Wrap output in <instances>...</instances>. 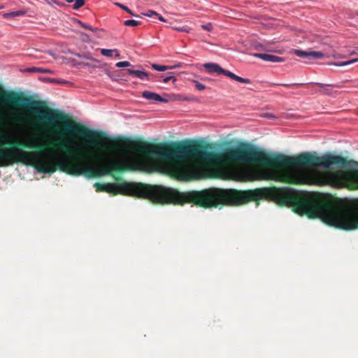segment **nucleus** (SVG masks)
Listing matches in <instances>:
<instances>
[{
    "label": "nucleus",
    "instance_id": "37",
    "mask_svg": "<svg viewBox=\"0 0 358 358\" xmlns=\"http://www.w3.org/2000/svg\"><path fill=\"white\" fill-rule=\"evenodd\" d=\"M167 67H168V70L178 69V68L181 67V64L178 63V64H176L174 65H167Z\"/></svg>",
    "mask_w": 358,
    "mask_h": 358
},
{
    "label": "nucleus",
    "instance_id": "31",
    "mask_svg": "<svg viewBox=\"0 0 358 358\" xmlns=\"http://www.w3.org/2000/svg\"><path fill=\"white\" fill-rule=\"evenodd\" d=\"M142 15L148 17H157L158 15V13L153 10H148L146 13H143Z\"/></svg>",
    "mask_w": 358,
    "mask_h": 358
},
{
    "label": "nucleus",
    "instance_id": "11",
    "mask_svg": "<svg viewBox=\"0 0 358 358\" xmlns=\"http://www.w3.org/2000/svg\"><path fill=\"white\" fill-rule=\"evenodd\" d=\"M38 80L43 83H53V84H59V85H65L69 83V82L67 80H64L60 78H52L49 77L40 76Z\"/></svg>",
    "mask_w": 358,
    "mask_h": 358
},
{
    "label": "nucleus",
    "instance_id": "2",
    "mask_svg": "<svg viewBox=\"0 0 358 358\" xmlns=\"http://www.w3.org/2000/svg\"><path fill=\"white\" fill-rule=\"evenodd\" d=\"M90 130L82 127L79 130L80 136L88 142L87 148H84L80 143H76V150L73 156H69L59 146L55 150L48 146L52 140L47 136H36L25 143L29 148H46L44 150L25 151L18 147H5L0 149V167L12 165L16 162L34 164L38 172L51 174L57 166H71L76 175L87 174L94 172V165L102 159V150L97 143V137L91 135Z\"/></svg>",
    "mask_w": 358,
    "mask_h": 358
},
{
    "label": "nucleus",
    "instance_id": "17",
    "mask_svg": "<svg viewBox=\"0 0 358 358\" xmlns=\"http://www.w3.org/2000/svg\"><path fill=\"white\" fill-rule=\"evenodd\" d=\"M82 66L87 68H92V69H103L106 66V63H103L101 61L99 60V63H95L92 62V63L90 62H82Z\"/></svg>",
    "mask_w": 358,
    "mask_h": 358
},
{
    "label": "nucleus",
    "instance_id": "14",
    "mask_svg": "<svg viewBox=\"0 0 358 358\" xmlns=\"http://www.w3.org/2000/svg\"><path fill=\"white\" fill-rule=\"evenodd\" d=\"M72 22L76 24H79L83 28L87 29V30H90L93 32H97L98 31L102 30V29L96 28V27H93L91 25H90L89 24L80 21V20L75 18V17L72 18Z\"/></svg>",
    "mask_w": 358,
    "mask_h": 358
},
{
    "label": "nucleus",
    "instance_id": "24",
    "mask_svg": "<svg viewBox=\"0 0 358 358\" xmlns=\"http://www.w3.org/2000/svg\"><path fill=\"white\" fill-rule=\"evenodd\" d=\"M176 96L177 97L176 100H178V101H194L196 100V99L194 96H188L182 95V94H178V95H176Z\"/></svg>",
    "mask_w": 358,
    "mask_h": 358
},
{
    "label": "nucleus",
    "instance_id": "5",
    "mask_svg": "<svg viewBox=\"0 0 358 358\" xmlns=\"http://www.w3.org/2000/svg\"><path fill=\"white\" fill-rule=\"evenodd\" d=\"M16 99L20 100L22 106L33 108L34 112L38 115L41 119L46 120L50 123L56 124L57 120L64 118V114L58 113L54 110L41 106L40 103L38 101L31 100L28 97L20 98L17 94L14 93L11 94L10 98H1V102L12 104Z\"/></svg>",
    "mask_w": 358,
    "mask_h": 358
},
{
    "label": "nucleus",
    "instance_id": "43",
    "mask_svg": "<svg viewBox=\"0 0 358 358\" xmlns=\"http://www.w3.org/2000/svg\"><path fill=\"white\" fill-rule=\"evenodd\" d=\"M68 52L71 55H75L76 56V55H78V53L76 52L75 51L72 50H70L69 49L68 50Z\"/></svg>",
    "mask_w": 358,
    "mask_h": 358
},
{
    "label": "nucleus",
    "instance_id": "25",
    "mask_svg": "<svg viewBox=\"0 0 358 358\" xmlns=\"http://www.w3.org/2000/svg\"><path fill=\"white\" fill-rule=\"evenodd\" d=\"M127 27H137L141 24V22L134 20H127L124 22Z\"/></svg>",
    "mask_w": 358,
    "mask_h": 358
},
{
    "label": "nucleus",
    "instance_id": "13",
    "mask_svg": "<svg viewBox=\"0 0 358 358\" xmlns=\"http://www.w3.org/2000/svg\"><path fill=\"white\" fill-rule=\"evenodd\" d=\"M101 54L105 57H112L113 55L116 58L120 57V53L119 52L117 49H107L102 48L101 50Z\"/></svg>",
    "mask_w": 358,
    "mask_h": 358
},
{
    "label": "nucleus",
    "instance_id": "22",
    "mask_svg": "<svg viewBox=\"0 0 358 358\" xmlns=\"http://www.w3.org/2000/svg\"><path fill=\"white\" fill-rule=\"evenodd\" d=\"M76 129V124L71 122V121H67L65 123V130L69 134H75Z\"/></svg>",
    "mask_w": 358,
    "mask_h": 358
},
{
    "label": "nucleus",
    "instance_id": "30",
    "mask_svg": "<svg viewBox=\"0 0 358 358\" xmlns=\"http://www.w3.org/2000/svg\"><path fill=\"white\" fill-rule=\"evenodd\" d=\"M273 85H280V86H283V87H292V86L305 85L306 83H290V84H287V83H274Z\"/></svg>",
    "mask_w": 358,
    "mask_h": 358
},
{
    "label": "nucleus",
    "instance_id": "34",
    "mask_svg": "<svg viewBox=\"0 0 358 358\" xmlns=\"http://www.w3.org/2000/svg\"><path fill=\"white\" fill-rule=\"evenodd\" d=\"M80 36H81L82 41L83 42L89 43L91 41L90 38V36L87 34H86V33L81 32L80 33Z\"/></svg>",
    "mask_w": 358,
    "mask_h": 358
},
{
    "label": "nucleus",
    "instance_id": "21",
    "mask_svg": "<svg viewBox=\"0 0 358 358\" xmlns=\"http://www.w3.org/2000/svg\"><path fill=\"white\" fill-rule=\"evenodd\" d=\"M254 48L256 50H259L262 51H266V52H273V50L268 48V46L266 44L260 43V42H255L254 43Z\"/></svg>",
    "mask_w": 358,
    "mask_h": 358
},
{
    "label": "nucleus",
    "instance_id": "46",
    "mask_svg": "<svg viewBox=\"0 0 358 358\" xmlns=\"http://www.w3.org/2000/svg\"><path fill=\"white\" fill-rule=\"evenodd\" d=\"M201 80H208V78H201Z\"/></svg>",
    "mask_w": 358,
    "mask_h": 358
},
{
    "label": "nucleus",
    "instance_id": "7",
    "mask_svg": "<svg viewBox=\"0 0 358 358\" xmlns=\"http://www.w3.org/2000/svg\"><path fill=\"white\" fill-rule=\"evenodd\" d=\"M170 95L168 94H164L163 96L160 94L148 91L145 90L142 92V97L146 100L152 101V103H168L169 101Z\"/></svg>",
    "mask_w": 358,
    "mask_h": 358
},
{
    "label": "nucleus",
    "instance_id": "38",
    "mask_svg": "<svg viewBox=\"0 0 358 358\" xmlns=\"http://www.w3.org/2000/svg\"><path fill=\"white\" fill-rule=\"evenodd\" d=\"M1 143L2 144H13V142L10 138H4L2 139Z\"/></svg>",
    "mask_w": 358,
    "mask_h": 358
},
{
    "label": "nucleus",
    "instance_id": "6",
    "mask_svg": "<svg viewBox=\"0 0 358 358\" xmlns=\"http://www.w3.org/2000/svg\"><path fill=\"white\" fill-rule=\"evenodd\" d=\"M203 67L206 72L210 74L215 73L217 76L224 75L232 80H235L241 83L250 84L251 83L250 79L238 76L233 72L222 68L217 63L207 62L203 64Z\"/></svg>",
    "mask_w": 358,
    "mask_h": 358
},
{
    "label": "nucleus",
    "instance_id": "26",
    "mask_svg": "<svg viewBox=\"0 0 358 358\" xmlns=\"http://www.w3.org/2000/svg\"><path fill=\"white\" fill-rule=\"evenodd\" d=\"M76 57H79V58H84V59H86L87 60H90L92 62H94L95 63H99V59H96L91 56H90L89 55H87V54H78L76 55Z\"/></svg>",
    "mask_w": 358,
    "mask_h": 358
},
{
    "label": "nucleus",
    "instance_id": "12",
    "mask_svg": "<svg viewBox=\"0 0 358 358\" xmlns=\"http://www.w3.org/2000/svg\"><path fill=\"white\" fill-rule=\"evenodd\" d=\"M27 10L22 9V10L4 13L3 14V17L5 19H13V18L19 17V16L24 15L27 13Z\"/></svg>",
    "mask_w": 358,
    "mask_h": 358
},
{
    "label": "nucleus",
    "instance_id": "47",
    "mask_svg": "<svg viewBox=\"0 0 358 358\" xmlns=\"http://www.w3.org/2000/svg\"><path fill=\"white\" fill-rule=\"evenodd\" d=\"M4 7L3 5H0V9L3 8Z\"/></svg>",
    "mask_w": 358,
    "mask_h": 358
},
{
    "label": "nucleus",
    "instance_id": "15",
    "mask_svg": "<svg viewBox=\"0 0 358 358\" xmlns=\"http://www.w3.org/2000/svg\"><path fill=\"white\" fill-rule=\"evenodd\" d=\"M134 76L142 80H153L151 78H150V74L148 72L144 69L134 70Z\"/></svg>",
    "mask_w": 358,
    "mask_h": 358
},
{
    "label": "nucleus",
    "instance_id": "32",
    "mask_svg": "<svg viewBox=\"0 0 358 358\" xmlns=\"http://www.w3.org/2000/svg\"><path fill=\"white\" fill-rule=\"evenodd\" d=\"M68 64H70L72 66H74V67H77L78 66H82V62H79L73 58H69L68 59Z\"/></svg>",
    "mask_w": 358,
    "mask_h": 358
},
{
    "label": "nucleus",
    "instance_id": "29",
    "mask_svg": "<svg viewBox=\"0 0 358 358\" xmlns=\"http://www.w3.org/2000/svg\"><path fill=\"white\" fill-rule=\"evenodd\" d=\"M115 66L117 68H126L132 66V64L129 61H122L117 62Z\"/></svg>",
    "mask_w": 358,
    "mask_h": 358
},
{
    "label": "nucleus",
    "instance_id": "28",
    "mask_svg": "<svg viewBox=\"0 0 358 358\" xmlns=\"http://www.w3.org/2000/svg\"><path fill=\"white\" fill-rule=\"evenodd\" d=\"M192 81L194 84L195 88L198 91H203L206 89V86L202 84L201 83L199 82L198 80H192Z\"/></svg>",
    "mask_w": 358,
    "mask_h": 358
},
{
    "label": "nucleus",
    "instance_id": "23",
    "mask_svg": "<svg viewBox=\"0 0 358 358\" xmlns=\"http://www.w3.org/2000/svg\"><path fill=\"white\" fill-rule=\"evenodd\" d=\"M151 67L152 69L157 71H164L168 70V67L166 65H160L156 63H153L151 64Z\"/></svg>",
    "mask_w": 358,
    "mask_h": 358
},
{
    "label": "nucleus",
    "instance_id": "3",
    "mask_svg": "<svg viewBox=\"0 0 358 358\" xmlns=\"http://www.w3.org/2000/svg\"><path fill=\"white\" fill-rule=\"evenodd\" d=\"M225 155L230 158L243 162L257 160L268 165H271L276 162L281 165L341 169L355 163L352 160L346 161L343 157L331 153H326L319 157L314 152L313 153L306 152L297 157H287L275 152H267L249 143H241L233 148L227 149Z\"/></svg>",
    "mask_w": 358,
    "mask_h": 358
},
{
    "label": "nucleus",
    "instance_id": "18",
    "mask_svg": "<svg viewBox=\"0 0 358 358\" xmlns=\"http://www.w3.org/2000/svg\"><path fill=\"white\" fill-rule=\"evenodd\" d=\"M357 62H358V57L355 58V59H349V60L343 61V62H329L328 65H333V66H347V65H349V64H354V63H355Z\"/></svg>",
    "mask_w": 358,
    "mask_h": 358
},
{
    "label": "nucleus",
    "instance_id": "45",
    "mask_svg": "<svg viewBox=\"0 0 358 358\" xmlns=\"http://www.w3.org/2000/svg\"><path fill=\"white\" fill-rule=\"evenodd\" d=\"M65 1L67 3H72L74 1V0H65Z\"/></svg>",
    "mask_w": 358,
    "mask_h": 358
},
{
    "label": "nucleus",
    "instance_id": "20",
    "mask_svg": "<svg viewBox=\"0 0 358 358\" xmlns=\"http://www.w3.org/2000/svg\"><path fill=\"white\" fill-rule=\"evenodd\" d=\"M115 5L119 8H120L121 9H122L123 10H124L125 12H127V13H129V15H131V16L133 17H137V18H139L141 17V16L139 15H137V14H135L130 8H129L127 6L121 3H118V2H116L115 3Z\"/></svg>",
    "mask_w": 358,
    "mask_h": 358
},
{
    "label": "nucleus",
    "instance_id": "42",
    "mask_svg": "<svg viewBox=\"0 0 358 358\" xmlns=\"http://www.w3.org/2000/svg\"><path fill=\"white\" fill-rule=\"evenodd\" d=\"M170 80H171V78H170V77H169V76H163V80H162V81H163V83H168L169 81H170Z\"/></svg>",
    "mask_w": 358,
    "mask_h": 358
},
{
    "label": "nucleus",
    "instance_id": "8",
    "mask_svg": "<svg viewBox=\"0 0 358 358\" xmlns=\"http://www.w3.org/2000/svg\"><path fill=\"white\" fill-rule=\"evenodd\" d=\"M294 54L301 58L307 59L310 61L322 59L324 57L323 52L315 50H294Z\"/></svg>",
    "mask_w": 358,
    "mask_h": 358
},
{
    "label": "nucleus",
    "instance_id": "1",
    "mask_svg": "<svg viewBox=\"0 0 358 358\" xmlns=\"http://www.w3.org/2000/svg\"><path fill=\"white\" fill-rule=\"evenodd\" d=\"M266 198L280 205L293 207L300 215L319 218L324 223L345 231L358 228V210L329 194L297 190L291 187L265 188L250 191L226 189V205L239 206Z\"/></svg>",
    "mask_w": 358,
    "mask_h": 358
},
{
    "label": "nucleus",
    "instance_id": "9",
    "mask_svg": "<svg viewBox=\"0 0 358 358\" xmlns=\"http://www.w3.org/2000/svg\"><path fill=\"white\" fill-rule=\"evenodd\" d=\"M252 56L255 58L273 63L283 62L285 60L284 57L268 53L255 52L252 54Z\"/></svg>",
    "mask_w": 358,
    "mask_h": 358
},
{
    "label": "nucleus",
    "instance_id": "4",
    "mask_svg": "<svg viewBox=\"0 0 358 358\" xmlns=\"http://www.w3.org/2000/svg\"><path fill=\"white\" fill-rule=\"evenodd\" d=\"M174 145L178 150H169L164 145L145 144L139 149L138 152L141 157L146 161H152L153 157L155 155L164 159L177 161L180 159H189L194 156H199L202 159L208 160H213L216 157L214 152L202 150L193 144L176 142Z\"/></svg>",
    "mask_w": 358,
    "mask_h": 358
},
{
    "label": "nucleus",
    "instance_id": "19",
    "mask_svg": "<svg viewBox=\"0 0 358 358\" xmlns=\"http://www.w3.org/2000/svg\"><path fill=\"white\" fill-rule=\"evenodd\" d=\"M125 77V73L120 72V71H115L113 72V74H111L110 79L113 81L119 82L122 80H127Z\"/></svg>",
    "mask_w": 358,
    "mask_h": 358
},
{
    "label": "nucleus",
    "instance_id": "35",
    "mask_svg": "<svg viewBox=\"0 0 358 358\" xmlns=\"http://www.w3.org/2000/svg\"><path fill=\"white\" fill-rule=\"evenodd\" d=\"M173 29L176 30V31H182V32H187L188 33L189 32V29L187 27H173Z\"/></svg>",
    "mask_w": 358,
    "mask_h": 358
},
{
    "label": "nucleus",
    "instance_id": "39",
    "mask_svg": "<svg viewBox=\"0 0 358 358\" xmlns=\"http://www.w3.org/2000/svg\"><path fill=\"white\" fill-rule=\"evenodd\" d=\"M103 69L104 73L110 78L111 74H113V72L110 71V69L107 67V66Z\"/></svg>",
    "mask_w": 358,
    "mask_h": 358
},
{
    "label": "nucleus",
    "instance_id": "44",
    "mask_svg": "<svg viewBox=\"0 0 358 358\" xmlns=\"http://www.w3.org/2000/svg\"><path fill=\"white\" fill-rule=\"evenodd\" d=\"M265 117H266L268 118H273V117H275L274 115H273L272 113H266L265 115Z\"/></svg>",
    "mask_w": 358,
    "mask_h": 358
},
{
    "label": "nucleus",
    "instance_id": "41",
    "mask_svg": "<svg viewBox=\"0 0 358 358\" xmlns=\"http://www.w3.org/2000/svg\"><path fill=\"white\" fill-rule=\"evenodd\" d=\"M159 21L161 22H166V20L161 15H159L158 13V15H157L156 17Z\"/></svg>",
    "mask_w": 358,
    "mask_h": 358
},
{
    "label": "nucleus",
    "instance_id": "33",
    "mask_svg": "<svg viewBox=\"0 0 358 358\" xmlns=\"http://www.w3.org/2000/svg\"><path fill=\"white\" fill-rule=\"evenodd\" d=\"M201 27L202 29L208 31H211L213 29V26L211 22H208L206 24H203Z\"/></svg>",
    "mask_w": 358,
    "mask_h": 358
},
{
    "label": "nucleus",
    "instance_id": "27",
    "mask_svg": "<svg viewBox=\"0 0 358 358\" xmlns=\"http://www.w3.org/2000/svg\"><path fill=\"white\" fill-rule=\"evenodd\" d=\"M86 0H74V4L73 5V10H78L83 7L85 3Z\"/></svg>",
    "mask_w": 358,
    "mask_h": 358
},
{
    "label": "nucleus",
    "instance_id": "40",
    "mask_svg": "<svg viewBox=\"0 0 358 358\" xmlns=\"http://www.w3.org/2000/svg\"><path fill=\"white\" fill-rule=\"evenodd\" d=\"M134 69H127V71H126V72L124 73H125V76L127 75L134 76Z\"/></svg>",
    "mask_w": 358,
    "mask_h": 358
},
{
    "label": "nucleus",
    "instance_id": "36",
    "mask_svg": "<svg viewBox=\"0 0 358 358\" xmlns=\"http://www.w3.org/2000/svg\"><path fill=\"white\" fill-rule=\"evenodd\" d=\"M176 73L175 72H169L167 73V76L170 77L171 80H172L173 84H176L177 82V79L174 77Z\"/></svg>",
    "mask_w": 358,
    "mask_h": 358
},
{
    "label": "nucleus",
    "instance_id": "10",
    "mask_svg": "<svg viewBox=\"0 0 358 358\" xmlns=\"http://www.w3.org/2000/svg\"><path fill=\"white\" fill-rule=\"evenodd\" d=\"M314 85H317L319 87L318 90H314V92H320L322 94L334 96V88L336 87L332 84H324L321 83H313Z\"/></svg>",
    "mask_w": 358,
    "mask_h": 358
},
{
    "label": "nucleus",
    "instance_id": "16",
    "mask_svg": "<svg viewBox=\"0 0 358 358\" xmlns=\"http://www.w3.org/2000/svg\"><path fill=\"white\" fill-rule=\"evenodd\" d=\"M25 72L27 73H53L54 71L49 69H45L42 67H36V66H32L29 67L24 70Z\"/></svg>",
    "mask_w": 358,
    "mask_h": 358
}]
</instances>
